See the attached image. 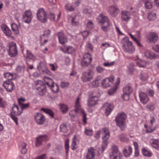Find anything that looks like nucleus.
<instances>
[{"label": "nucleus", "mask_w": 159, "mask_h": 159, "mask_svg": "<svg viewBox=\"0 0 159 159\" xmlns=\"http://www.w3.org/2000/svg\"><path fill=\"white\" fill-rule=\"evenodd\" d=\"M75 109L69 112V114L72 119L74 118L77 115L78 113L80 112L82 115V121L83 124L86 125L87 123L86 114L84 110L81 108L80 102V99L78 97L75 103Z\"/></svg>", "instance_id": "f257e3e1"}, {"label": "nucleus", "mask_w": 159, "mask_h": 159, "mask_svg": "<svg viewBox=\"0 0 159 159\" xmlns=\"http://www.w3.org/2000/svg\"><path fill=\"white\" fill-rule=\"evenodd\" d=\"M103 108L105 110V115L108 116L111 113L113 109V105L109 103H106L103 106Z\"/></svg>", "instance_id": "aec40b11"}, {"label": "nucleus", "mask_w": 159, "mask_h": 159, "mask_svg": "<svg viewBox=\"0 0 159 159\" xmlns=\"http://www.w3.org/2000/svg\"><path fill=\"white\" fill-rule=\"evenodd\" d=\"M60 129L61 131L63 132H66L67 131V129L66 125L65 124H62L60 126Z\"/></svg>", "instance_id": "4d7b16f0"}, {"label": "nucleus", "mask_w": 159, "mask_h": 159, "mask_svg": "<svg viewBox=\"0 0 159 159\" xmlns=\"http://www.w3.org/2000/svg\"><path fill=\"white\" fill-rule=\"evenodd\" d=\"M148 18L150 20H154L156 18V15L154 13L150 12L148 13Z\"/></svg>", "instance_id": "de8ad7c7"}, {"label": "nucleus", "mask_w": 159, "mask_h": 159, "mask_svg": "<svg viewBox=\"0 0 159 159\" xmlns=\"http://www.w3.org/2000/svg\"><path fill=\"white\" fill-rule=\"evenodd\" d=\"M4 77L7 80H11L14 79L13 74L7 72L4 74Z\"/></svg>", "instance_id": "a18cd8bd"}, {"label": "nucleus", "mask_w": 159, "mask_h": 159, "mask_svg": "<svg viewBox=\"0 0 159 159\" xmlns=\"http://www.w3.org/2000/svg\"><path fill=\"white\" fill-rule=\"evenodd\" d=\"M70 84L67 82H62L61 83V86L63 89L67 88L69 85Z\"/></svg>", "instance_id": "680f3d73"}, {"label": "nucleus", "mask_w": 159, "mask_h": 159, "mask_svg": "<svg viewBox=\"0 0 159 159\" xmlns=\"http://www.w3.org/2000/svg\"><path fill=\"white\" fill-rule=\"evenodd\" d=\"M151 146L157 150H159V140H154L151 143Z\"/></svg>", "instance_id": "ea45409f"}, {"label": "nucleus", "mask_w": 159, "mask_h": 159, "mask_svg": "<svg viewBox=\"0 0 159 159\" xmlns=\"http://www.w3.org/2000/svg\"><path fill=\"white\" fill-rule=\"evenodd\" d=\"M127 116L124 112L118 113L115 118L117 125L121 130H124L126 127Z\"/></svg>", "instance_id": "7ed1b4c3"}, {"label": "nucleus", "mask_w": 159, "mask_h": 159, "mask_svg": "<svg viewBox=\"0 0 159 159\" xmlns=\"http://www.w3.org/2000/svg\"><path fill=\"white\" fill-rule=\"evenodd\" d=\"M147 63L146 61L141 60L140 59H138L136 61L137 65L140 67H144L147 65Z\"/></svg>", "instance_id": "58836bf2"}, {"label": "nucleus", "mask_w": 159, "mask_h": 159, "mask_svg": "<svg viewBox=\"0 0 159 159\" xmlns=\"http://www.w3.org/2000/svg\"><path fill=\"white\" fill-rule=\"evenodd\" d=\"M61 50L64 53L71 54L75 52L74 48L70 46H64L61 48Z\"/></svg>", "instance_id": "5701e85b"}, {"label": "nucleus", "mask_w": 159, "mask_h": 159, "mask_svg": "<svg viewBox=\"0 0 159 159\" xmlns=\"http://www.w3.org/2000/svg\"><path fill=\"white\" fill-rule=\"evenodd\" d=\"M114 63L115 62L114 61H112L110 62H107L104 63L103 65L105 67H110L114 65Z\"/></svg>", "instance_id": "338daca9"}, {"label": "nucleus", "mask_w": 159, "mask_h": 159, "mask_svg": "<svg viewBox=\"0 0 159 159\" xmlns=\"http://www.w3.org/2000/svg\"><path fill=\"white\" fill-rule=\"evenodd\" d=\"M92 60L91 54L89 53H86L84 55L81 63V65L84 66H87L91 64Z\"/></svg>", "instance_id": "ddd939ff"}, {"label": "nucleus", "mask_w": 159, "mask_h": 159, "mask_svg": "<svg viewBox=\"0 0 159 159\" xmlns=\"http://www.w3.org/2000/svg\"><path fill=\"white\" fill-rule=\"evenodd\" d=\"M119 10L117 7L111 6L108 8V12L112 16H116L118 13Z\"/></svg>", "instance_id": "4be33fe9"}, {"label": "nucleus", "mask_w": 159, "mask_h": 159, "mask_svg": "<svg viewBox=\"0 0 159 159\" xmlns=\"http://www.w3.org/2000/svg\"><path fill=\"white\" fill-rule=\"evenodd\" d=\"M100 82V79L98 77L96 78L92 82V86L93 87H97L99 86Z\"/></svg>", "instance_id": "a19ab883"}, {"label": "nucleus", "mask_w": 159, "mask_h": 159, "mask_svg": "<svg viewBox=\"0 0 159 159\" xmlns=\"http://www.w3.org/2000/svg\"><path fill=\"white\" fill-rule=\"evenodd\" d=\"M112 149V151L110 154L111 159H122V154L119 151L117 148L113 146Z\"/></svg>", "instance_id": "1a4fd4ad"}, {"label": "nucleus", "mask_w": 159, "mask_h": 159, "mask_svg": "<svg viewBox=\"0 0 159 159\" xmlns=\"http://www.w3.org/2000/svg\"><path fill=\"white\" fill-rule=\"evenodd\" d=\"M29 103H27L26 104H24V103H23L19 105V106L20 108L22 109V111H23V110L26 109L27 108L29 107Z\"/></svg>", "instance_id": "bf43d9fd"}, {"label": "nucleus", "mask_w": 159, "mask_h": 159, "mask_svg": "<svg viewBox=\"0 0 159 159\" xmlns=\"http://www.w3.org/2000/svg\"><path fill=\"white\" fill-rule=\"evenodd\" d=\"M103 136L102 137L103 142L102 144L101 149L98 151V153H102L106 148H107L108 144L107 139L110 136V134L109 130L106 128L102 129Z\"/></svg>", "instance_id": "20e7f679"}, {"label": "nucleus", "mask_w": 159, "mask_h": 159, "mask_svg": "<svg viewBox=\"0 0 159 159\" xmlns=\"http://www.w3.org/2000/svg\"><path fill=\"white\" fill-rule=\"evenodd\" d=\"M1 29L6 36L8 37H10L11 36V31L7 25L5 24L2 25Z\"/></svg>", "instance_id": "a878e982"}, {"label": "nucleus", "mask_w": 159, "mask_h": 159, "mask_svg": "<svg viewBox=\"0 0 159 159\" xmlns=\"http://www.w3.org/2000/svg\"><path fill=\"white\" fill-rule=\"evenodd\" d=\"M144 56L147 58L151 59H154L156 57V55L149 50H146L144 52Z\"/></svg>", "instance_id": "2f4dec72"}, {"label": "nucleus", "mask_w": 159, "mask_h": 159, "mask_svg": "<svg viewBox=\"0 0 159 159\" xmlns=\"http://www.w3.org/2000/svg\"><path fill=\"white\" fill-rule=\"evenodd\" d=\"M96 70L99 73H102L105 70V69L100 66H98L96 67Z\"/></svg>", "instance_id": "13d9d810"}, {"label": "nucleus", "mask_w": 159, "mask_h": 159, "mask_svg": "<svg viewBox=\"0 0 159 159\" xmlns=\"http://www.w3.org/2000/svg\"><path fill=\"white\" fill-rule=\"evenodd\" d=\"M133 9V8L130 7V11L126 10H123L121 11V20L122 21L128 22L129 21L131 18L132 13L134 12V11H131Z\"/></svg>", "instance_id": "0eeeda50"}, {"label": "nucleus", "mask_w": 159, "mask_h": 159, "mask_svg": "<svg viewBox=\"0 0 159 159\" xmlns=\"http://www.w3.org/2000/svg\"><path fill=\"white\" fill-rule=\"evenodd\" d=\"M148 78V76L145 73H142L141 74L140 76V79L143 81L146 80Z\"/></svg>", "instance_id": "5fc2aeb1"}, {"label": "nucleus", "mask_w": 159, "mask_h": 159, "mask_svg": "<svg viewBox=\"0 0 159 159\" xmlns=\"http://www.w3.org/2000/svg\"><path fill=\"white\" fill-rule=\"evenodd\" d=\"M129 42H131L129 41L128 37H126L123 38L121 41V43L123 45L122 47H124L125 46L128 44Z\"/></svg>", "instance_id": "79ce46f5"}, {"label": "nucleus", "mask_w": 159, "mask_h": 159, "mask_svg": "<svg viewBox=\"0 0 159 159\" xmlns=\"http://www.w3.org/2000/svg\"><path fill=\"white\" fill-rule=\"evenodd\" d=\"M36 123L39 125L43 124L45 122V118L44 116L39 113H36L34 116Z\"/></svg>", "instance_id": "f3484780"}, {"label": "nucleus", "mask_w": 159, "mask_h": 159, "mask_svg": "<svg viewBox=\"0 0 159 159\" xmlns=\"http://www.w3.org/2000/svg\"><path fill=\"white\" fill-rule=\"evenodd\" d=\"M48 139V137L46 135H40L36 139L35 145L37 147H39L41 145L43 141H47Z\"/></svg>", "instance_id": "6ab92c4d"}, {"label": "nucleus", "mask_w": 159, "mask_h": 159, "mask_svg": "<svg viewBox=\"0 0 159 159\" xmlns=\"http://www.w3.org/2000/svg\"><path fill=\"white\" fill-rule=\"evenodd\" d=\"M25 67L24 66H18L17 67L16 69L18 73H23L24 71Z\"/></svg>", "instance_id": "e2e57ef3"}, {"label": "nucleus", "mask_w": 159, "mask_h": 159, "mask_svg": "<svg viewBox=\"0 0 159 159\" xmlns=\"http://www.w3.org/2000/svg\"><path fill=\"white\" fill-rule=\"evenodd\" d=\"M87 27L89 30L92 29L94 27V24L93 22L89 20L88 21L87 24Z\"/></svg>", "instance_id": "052dcab7"}, {"label": "nucleus", "mask_w": 159, "mask_h": 159, "mask_svg": "<svg viewBox=\"0 0 159 159\" xmlns=\"http://www.w3.org/2000/svg\"><path fill=\"white\" fill-rule=\"evenodd\" d=\"M58 37L59 43L63 44L67 41V38L62 32H59L58 33Z\"/></svg>", "instance_id": "393cba45"}, {"label": "nucleus", "mask_w": 159, "mask_h": 159, "mask_svg": "<svg viewBox=\"0 0 159 159\" xmlns=\"http://www.w3.org/2000/svg\"><path fill=\"white\" fill-rule=\"evenodd\" d=\"M117 89H118L117 86H114V87L108 90V94L110 95L113 94L116 91Z\"/></svg>", "instance_id": "0e129e2a"}, {"label": "nucleus", "mask_w": 159, "mask_h": 159, "mask_svg": "<svg viewBox=\"0 0 159 159\" xmlns=\"http://www.w3.org/2000/svg\"><path fill=\"white\" fill-rule=\"evenodd\" d=\"M27 144L25 142H21L18 145L19 148L21 153L25 154L27 152V149L26 148Z\"/></svg>", "instance_id": "c756f323"}, {"label": "nucleus", "mask_w": 159, "mask_h": 159, "mask_svg": "<svg viewBox=\"0 0 159 159\" xmlns=\"http://www.w3.org/2000/svg\"><path fill=\"white\" fill-rule=\"evenodd\" d=\"M148 38L150 42H155L158 40V37L157 33H151L148 36Z\"/></svg>", "instance_id": "c85d7f7f"}, {"label": "nucleus", "mask_w": 159, "mask_h": 159, "mask_svg": "<svg viewBox=\"0 0 159 159\" xmlns=\"http://www.w3.org/2000/svg\"><path fill=\"white\" fill-rule=\"evenodd\" d=\"M95 149L92 147L88 149V152L86 156V159H95Z\"/></svg>", "instance_id": "a211bd4d"}, {"label": "nucleus", "mask_w": 159, "mask_h": 159, "mask_svg": "<svg viewBox=\"0 0 159 159\" xmlns=\"http://www.w3.org/2000/svg\"><path fill=\"white\" fill-rule=\"evenodd\" d=\"M43 79L45 84L49 87L51 86L54 83L52 79L47 77L44 76Z\"/></svg>", "instance_id": "f704fd0d"}, {"label": "nucleus", "mask_w": 159, "mask_h": 159, "mask_svg": "<svg viewBox=\"0 0 159 159\" xmlns=\"http://www.w3.org/2000/svg\"><path fill=\"white\" fill-rule=\"evenodd\" d=\"M8 54L11 57H15L17 54L16 45L15 43L12 42L9 44Z\"/></svg>", "instance_id": "9b49d317"}, {"label": "nucleus", "mask_w": 159, "mask_h": 159, "mask_svg": "<svg viewBox=\"0 0 159 159\" xmlns=\"http://www.w3.org/2000/svg\"><path fill=\"white\" fill-rule=\"evenodd\" d=\"M10 116L12 119L15 122L16 124H18V119L12 113H11L10 114Z\"/></svg>", "instance_id": "69168bd1"}, {"label": "nucleus", "mask_w": 159, "mask_h": 159, "mask_svg": "<svg viewBox=\"0 0 159 159\" xmlns=\"http://www.w3.org/2000/svg\"><path fill=\"white\" fill-rule=\"evenodd\" d=\"M98 19L103 31L106 32L110 29L111 23L107 17L101 14L98 16Z\"/></svg>", "instance_id": "f03ea898"}, {"label": "nucleus", "mask_w": 159, "mask_h": 159, "mask_svg": "<svg viewBox=\"0 0 159 159\" xmlns=\"http://www.w3.org/2000/svg\"><path fill=\"white\" fill-rule=\"evenodd\" d=\"M36 88L39 91L40 95L43 96L45 94L46 92V85L42 81L36 82Z\"/></svg>", "instance_id": "9d476101"}, {"label": "nucleus", "mask_w": 159, "mask_h": 159, "mask_svg": "<svg viewBox=\"0 0 159 159\" xmlns=\"http://www.w3.org/2000/svg\"><path fill=\"white\" fill-rule=\"evenodd\" d=\"M99 96V93L95 95L94 93L92 95L90 96L87 101L88 107H92L96 105L98 103Z\"/></svg>", "instance_id": "423d86ee"}, {"label": "nucleus", "mask_w": 159, "mask_h": 159, "mask_svg": "<svg viewBox=\"0 0 159 159\" xmlns=\"http://www.w3.org/2000/svg\"><path fill=\"white\" fill-rule=\"evenodd\" d=\"M2 85L8 92H11L14 89V84L11 80H6L3 82Z\"/></svg>", "instance_id": "4468645a"}, {"label": "nucleus", "mask_w": 159, "mask_h": 159, "mask_svg": "<svg viewBox=\"0 0 159 159\" xmlns=\"http://www.w3.org/2000/svg\"><path fill=\"white\" fill-rule=\"evenodd\" d=\"M152 3L150 0H146L145 2V6L146 8L150 9L152 7Z\"/></svg>", "instance_id": "3c124183"}, {"label": "nucleus", "mask_w": 159, "mask_h": 159, "mask_svg": "<svg viewBox=\"0 0 159 159\" xmlns=\"http://www.w3.org/2000/svg\"><path fill=\"white\" fill-rule=\"evenodd\" d=\"M20 26V24L19 23V25L13 23L11 25V28L12 31L16 34H18L19 33V28Z\"/></svg>", "instance_id": "cd10ccee"}, {"label": "nucleus", "mask_w": 159, "mask_h": 159, "mask_svg": "<svg viewBox=\"0 0 159 159\" xmlns=\"http://www.w3.org/2000/svg\"><path fill=\"white\" fill-rule=\"evenodd\" d=\"M122 48L125 51L129 53H132L134 52L135 51L134 47L133 45L132 42H129L128 44L126 45L124 47H122Z\"/></svg>", "instance_id": "412c9836"}, {"label": "nucleus", "mask_w": 159, "mask_h": 159, "mask_svg": "<svg viewBox=\"0 0 159 159\" xmlns=\"http://www.w3.org/2000/svg\"><path fill=\"white\" fill-rule=\"evenodd\" d=\"M41 110L43 111L52 117H54V113L53 112V111L50 109L45 108H42L41 109Z\"/></svg>", "instance_id": "37998d69"}, {"label": "nucleus", "mask_w": 159, "mask_h": 159, "mask_svg": "<svg viewBox=\"0 0 159 159\" xmlns=\"http://www.w3.org/2000/svg\"><path fill=\"white\" fill-rule=\"evenodd\" d=\"M69 139H66L65 141V149L66 150V153L67 155L68 153L69 148Z\"/></svg>", "instance_id": "603ef678"}, {"label": "nucleus", "mask_w": 159, "mask_h": 159, "mask_svg": "<svg viewBox=\"0 0 159 159\" xmlns=\"http://www.w3.org/2000/svg\"><path fill=\"white\" fill-rule=\"evenodd\" d=\"M132 152V149L129 146H126L123 151V152L125 156L128 157L131 154Z\"/></svg>", "instance_id": "473e14b6"}, {"label": "nucleus", "mask_w": 159, "mask_h": 159, "mask_svg": "<svg viewBox=\"0 0 159 159\" xmlns=\"http://www.w3.org/2000/svg\"><path fill=\"white\" fill-rule=\"evenodd\" d=\"M134 65L133 63H131L128 66L127 72L129 74H132L135 70Z\"/></svg>", "instance_id": "c9c22d12"}, {"label": "nucleus", "mask_w": 159, "mask_h": 159, "mask_svg": "<svg viewBox=\"0 0 159 159\" xmlns=\"http://www.w3.org/2000/svg\"><path fill=\"white\" fill-rule=\"evenodd\" d=\"M114 77L111 76L103 80L101 82L102 86V88H107L110 87L113 83Z\"/></svg>", "instance_id": "f8f14e48"}, {"label": "nucleus", "mask_w": 159, "mask_h": 159, "mask_svg": "<svg viewBox=\"0 0 159 159\" xmlns=\"http://www.w3.org/2000/svg\"><path fill=\"white\" fill-rule=\"evenodd\" d=\"M7 105L6 101L0 97V107L4 108Z\"/></svg>", "instance_id": "6e6d98bb"}, {"label": "nucleus", "mask_w": 159, "mask_h": 159, "mask_svg": "<svg viewBox=\"0 0 159 159\" xmlns=\"http://www.w3.org/2000/svg\"><path fill=\"white\" fill-rule=\"evenodd\" d=\"M84 134L88 136H92L93 135V131L90 128L86 127L84 129Z\"/></svg>", "instance_id": "e433bc0d"}, {"label": "nucleus", "mask_w": 159, "mask_h": 159, "mask_svg": "<svg viewBox=\"0 0 159 159\" xmlns=\"http://www.w3.org/2000/svg\"><path fill=\"white\" fill-rule=\"evenodd\" d=\"M93 78V75L91 72L88 71L83 73L81 77V79L84 82H87L90 81Z\"/></svg>", "instance_id": "2eb2a0df"}, {"label": "nucleus", "mask_w": 159, "mask_h": 159, "mask_svg": "<svg viewBox=\"0 0 159 159\" xmlns=\"http://www.w3.org/2000/svg\"><path fill=\"white\" fill-rule=\"evenodd\" d=\"M27 55L25 57V58L27 59H31L34 60L35 59V57L32 53L29 50H27L26 51Z\"/></svg>", "instance_id": "49530a36"}, {"label": "nucleus", "mask_w": 159, "mask_h": 159, "mask_svg": "<svg viewBox=\"0 0 159 159\" xmlns=\"http://www.w3.org/2000/svg\"><path fill=\"white\" fill-rule=\"evenodd\" d=\"M65 8L66 10L71 11H74L75 9V7L70 3L66 4L65 5Z\"/></svg>", "instance_id": "8fccbe9b"}, {"label": "nucleus", "mask_w": 159, "mask_h": 159, "mask_svg": "<svg viewBox=\"0 0 159 159\" xmlns=\"http://www.w3.org/2000/svg\"><path fill=\"white\" fill-rule=\"evenodd\" d=\"M142 152L143 154L145 156L150 157L151 156L152 153L147 150L145 148H143L142 150Z\"/></svg>", "instance_id": "c03bdc74"}, {"label": "nucleus", "mask_w": 159, "mask_h": 159, "mask_svg": "<svg viewBox=\"0 0 159 159\" xmlns=\"http://www.w3.org/2000/svg\"><path fill=\"white\" fill-rule=\"evenodd\" d=\"M38 19L41 22L45 23L47 21L48 17L46 12L43 8L39 9L37 13Z\"/></svg>", "instance_id": "6e6552de"}, {"label": "nucleus", "mask_w": 159, "mask_h": 159, "mask_svg": "<svg viewBox=\"0 0 159 159\" xmlns=\"http://www.w3.org/2000/svg\"><path fill=\"white\" fill-rule=\"evenodd\" d=\"M59 108L63 113H65L67 112L68 110V108L67 105L65 104H59Z\"/></svg>", "instance_id": "72a5a7b5"}, {"label": "nucleus", "mask_w": 159, "mask_h": 159, "mask_svg": "<svg viewBox=\"0 0 159 159\" xmlns=\"http://www.w3.org/2000/svg\"><path fill=\"white\" fill-rule=\"evenodd\" d=\"M23 17L25 23L28 24L30 22L33 17L31 11L30 10L26 11L23 15Z\"/></svg>", "instance_id": "dca6fc26"}, {"label": "nucleus", "mask_w": 159, "mask_h": 159, "mask_svg": "<svg viewBox=\"0 0 159 159\" xmlns=\"http://www.w3.org/2000/svg\"><path fill=\"white\" fill-rule=\"evenodd\" d=\"M47 157L46 154H43L42 155L37 157L35 159H46Z\"/></svg>", "instance_id": "774afa93"}, {"label": "nucleus", "mask_w": 159, "mask_h": 159, "mask_svg": "<svg viewBox=\"0 0 159 159\" xmlns=\"http://www.w3.org/2000/svg\"><path fill=\"white\" fill-rule=\"evenodd\" d=\"M77 137L76 135H75L72 139L71 144V148L73 150L76 149L75 146L76 145V140Z\"/></svg>", "instance_id": "4c0bfd02"}, {"label": "nucleus", "mask_w": 159, "mask_h": 159, "mask_svg": "<svg viewBox=\"0 0 159 159\" xmlns=\"http://www.w3.org/2000/svg\"><path fill=\"white\" fill-rule=\"evenodd\" d=\"M12 113L15 116H19L22 113V109L16 104L12 105Z\"/></svg>", "instance_id": "b1692460"}, {"label": "nucleus", "mask_w": 159, "mask_h": 159, "mask_svg": "<svg viewBox=\"0 0 159 159\" xmlns=\"http://www.w3.org/2000/svg\"><path fill=\"white\" fill-rule=\"evenodd\" d=\"M139 96L141 103L145 104L148 102L149 99L146 94L143 92H141L139 94Z\"/></svg>", "instance_id": "bb28decb"}, {"label": "nucleus", "mask_w": 159, "mask_h": 159, "mask_svg": "<svg viewBox=\"0 0 159 159\" xmlns=\"http://www.w3.org/2000/svg\"><path fill=\"white\" fill-rule=\"evenodd\" d=\"M50 87L54 93H57L59 91L58 86L56 84L54 83Z\"/></svg>", "instance_id": "09e8293b"}, {"label": "nucleus", "mask_w": 159, "mask_h": 159, "mask_svg": "<svg viewBox=\"0 0 159 159\" xmlns=\"http://www.w3.org/2000/svg\"><path fill=\"white\" fill-rule=\"evenodd\" d=\"M133 89L129 85H126L123 88V94L122 97L125 101H128L129 96L133 91Z\"/></svg>", "instance_id": "39448f33"}, {"label": "nucleus", "mask_w": 159, "mask_h": 159, "mask_svg": "<svg viewBox=\"0 0 159 159\" xmlns=\"http://www.w3.org/2000/svg\"><path fill=\"white\" fill-rule=\"evenodd\" d=\"M129 35L130 36L131 38L134 41L137 45L139 47H142V46L140 43V41L135 38L134 36L130 33H129Z\"/></svg>", "instance_id": "864d4df0"}, {"label": "nucleus", "mask_w": 159, "mask_h": 159, "mask_svg": "<svg viewBox=\"0 0 159 159\" xmlns=\"http://www.w3.org/2000/svg\"><path fill=\"white\" fill-rule=\"evenodd\" d=\"M51 33V31L50 30H46L44 31V33L43 35L41 37V41H43L44 43H45L48 42L47 39L44 40L43 39L44 38H48Z\"/></svg>", "instance_id": "7c9ffc66"}]
</instances>
